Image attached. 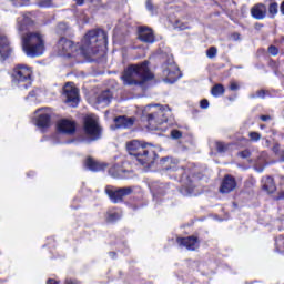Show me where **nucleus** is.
<instances>
[{
    "label": "nucleus",
    "instance_id": "f257e3e1",
    "mask_svg": "<svg viewBox=\"0 0 284 284\" xmlns=\"http://www.w3.org/2000/svg\"><path fill=\"white\" fill-rule=\"evenodd\" d=\"M149 64L150 62L144 61L129 65L121 75L124 85H143L145 81H152L154 73L150 71Z\"/></svg>",
    "mask_w": 284,
    "mask_h": 284
},
{
    "label": "nucleus",
    "instance_id": "f03ea898",
    "mask_svg": "<svg viewBox=\"0 0 284 284\" xmlns=\"http://www.w3.org/2000/svg\"><path fill=\"white\" fill-rule=\"evenodd\" d=\"M99 45H108V33L101 29L89 31L84 36L80 49L87 59H92L99 54Z\"/></svg>",
    "mask_w": 284,
    "mask_h": 284
},
{
    "label": "nucleus",
    "instance_id": "7ed1b4c3",
    "mask_svg": "<svg viewBox=\"0 0 284 284\" xmlns=\"http://www.w3.org/2000/svg\"><path fill=\"white\" fill-rule=\"evenodd\" d=\"M126 150L131 156H134L140 165H152L156 159V152L148 149V144L133 140L126 143Z\"/></svg>",
    "mask_w": 284,
    "mask_h": 284
},
{
    "label": "nucleus",
    "instance_id": "20e7f679",
    "mask_svg": "<svg viewBox=\"0 0 284 284\" xmlns=\"http://www.w3.org/2000/svg\"><path fill=\"white\" fill-rule=\"evenodd\" d=\"M146 121L149 130H161V125L168 122L170 116V108L161 104H149L145 106Z\"/></svg>",
    "mask_w": 284,
    "mask_h": 284
},
{
    "label": "nucleus",
    "instance_id": "39448f33",
    "mask_svg": "<svg viewBox=\"0 0 284 284\" xmlns=\"http://www.w3.org/2000/svg\"><path fill=\"white\" fill-rule=\"evenodd\" d=\"M22 49L27 57H41L45 52L43 36L37 32H29L22 37Z\"/></svg>",
    "mask_w": 284,
    "mask_h": 284
},
{
    "label": "nucleus",
    "instance_id": "423d86ee",
    "mask_svg": "<svg viewBox=\"0 0 284 284\" xmlns=\"http://www.w3.org/2000/svg\"><path fill=\"white\" fill-rule=\"evenodd\" d=\"M13 81L20 88H30L32 85V68L20 64L13 71Z\"/></svg>",
    "mask_w": 284,
    "mask_h": 284
},
{
    "label": "nucleus",
    "instance_id": "0eeeda50",
    "mask_svg": "<svg viewBox=\"0 0 284 284\" xmlns=\"http://www.w3.org/2000/svg\"><path fill=\"white\" fill-rule=\"evenodd\" d=\"M84 132L91 141L101 139V128L99 126V118L97 115H88L84 119Z\"/></svg>",
    "mask_w": 284,
    "mask_h": 284
},
{
    "label": "nucleus",
    "instance_id": "6e6552de",
    "mask_svg": "<svg viewBox=\"0 0 284 284\" xmlns=\"http://www.w3.org/2000/svg\"><path fill=\"white\" fill-rule=\"evenodd\" d=\"M64 102L71 108L79 105V89L71 82L67 83L63 88Z\"/></svg>",
    "mask_w": 284,
    "mask_h": 284
},
{
    "label": "nucleus",
    "instance_id": "1a4fd4ad",
    "mask_svg": "<svg viewBox=\"0 0 284 284\" xmlns=\"http://www.w3.org/2000/svg\"><path fill=\"white\" fill-rule=\"evenodd\" d=\"M105 193L108 194L112 203H121V201H123L125 196H130V194H132V189L131 187L114 189V186H106Z\"/></svg>",
    "mask_w": 284,
    "mask_h": 284
},
{
    "label": "nucleus",
    "instance_id": "9d476101",
    "mask_svg": "<svg viewBox=\"0 0 284 284\" xmlns=\"http://www.w3.org/2000/svg\"><path fill=\"white\" fill-rule=\"evenodd\" d=\"M57 52L59 57H72L77 52V45L68 38H61L57 44Z\"/></svg>",
    "mask_w": 284,
    "mask_h": 284
},
{
    "label": "nucleus",
    "instance_id": "9b49d317",
    "mask_svg": "<svg viewBox=\"0 0 284 284\" xmlns=\"http://www.w3.org/2000/svg\"><path fill=\"white\" fill-rule=\"evenodd\" d=\"M164 83H176L181 79V71L176 63L164 64L163 67Z\"/></svg>",
    "mask_w": 284,
    "mask_h": 284
},
{
    "label": "nucleus",
    "instance_id": "f8f14e48",
    "mask_svg": "<svg viewBox=\"0 0 284 284\" xmlns=\"http://www.w3.org/2000/svg\"><path fill=\"white\" fill-rule=\"evenodd\" d=\"M236 190V179L230 174L225 175L220 185L221 194H230Z\"/></svg>",
    "mask_w": 284,
    "mask_h": 284
},
{
    "label": "nucleus",
    "instance_id": "ddd939ff",
    "mask_svg": "<svg viewBox=\"0 0 284 284\" xmlns=\"http://www.w3.org/2000/svg\"><path fill=\"white\" fill-rule=\"evenodd\" d=\"M36 114H38V128H50V114H52V112L49 108L39 109L36 111Z\"/></svg>",
    "mask_w": 284,
    "mask_h": 284
},
{
    "label": "nucleus",
    "instance_id": "4468645a",
    "mask_svg": "<svg viewBox=\"0 0 284 284\" xmlns=\"http://www.w3.org/2000/svg\"><path fill=\"white\" fill-rule=\"evenodd\" d=\"M11 53L12 48L10 47V40H8L6 34L0 33V60L6 61Z\"/></svg>",
    "mask_w": 284,
    "mask_h": 284
},
{
    "label": "nucleus",
    "instance_id": "2eb2a0df",
    "mask_svg": "<svg viewBox=\"0 0 284 284\" xmlns=\"http://www.w3.org/2000/svg\"><path fill=\"white\" fill-rule=\"evenodd\" d=\"M114 125L115 128L111 126L113 130H128L134 125V118L120 115L114 119Z\"/></svg>",
    "mask_w": 284,
    "mask_h": 284
},
{
    "label": "nucleus",
    "instance_id": "dca6fc26",
    "mask_svg": "<svg viewBox=\"0 0 284 284\" xmlns=\"http://www.w3.org/2000/svg\"><path fill=\"white\" fill-rule=\"evenodd\" d=\"M58 131L61 132V134H74V132H77V124H74L72 120H60L58 122Z\"/></svg>",
    "mask_w": 284,
    "mask_h": 284
},
{
    "label": "nucleus",
    "instance_id": "f3484780",
    "mask_svg": "<svg viewBox=\"0 0 284 284\" xmlns=\"http://www.w3.org/2000/svg\"><path fill=\"white\" fill-rule=\"evenodd\" d=\"M178 243L180 245H183V247H186V250H190L191 252H194V250H199V239L194 236L189 237H179Z\"/></svg>",
    "mask_w": 284,
    "mask_h": 284
},
{
    "label": "nucleus",
    "instance_id": "a211bd4d",
    "mask_svg": "<svg viewBox=\"0 0 284 284\" xmlns=\"http://www.w3.org/2000/svg\"><path fill=\"white\" fill-rule=\"evenodd\" d=\"M139 39L143 43H154V32L150 28L141 27L139 29Z\"/></svg>",
    "mask_w": 284,
    "mask_h": 284
},
{
    "label": "nucleus",
    "instance_id": "6ab92c4d",
    "mask_svg": "<svg viewBox=\"0 0 284 284\" xmlns=\"http://www.w3.org/2000/svg\"><path fill=\"white\" fill-rule=\"evenodd\" d=\"M251 14L254 19H257V20L265 19L267 14V7H265V4L263 3L255 4L251 9Z\"/></svg>",
    "mask_w": 284,
    "mask_h": 284
},
{
    "label": "nucleus",
    "instance_id": "aec40b11",
    "mask_svg": "<svg viewBox=\"0 0 284 284\" xmlns=\"http://www.w3.org/2000/svg\"><path fill=\"white\" fill-rule=\"evenodd\" d=\"M128 170H124L123 166L115 164L110 168L109 174L113 176V179H128L126 174Z\"/></svg>",
    "mask_w": 284,
    "mask_h": 284
},
{
    "label": "nucleus",
    "instance_id": "412c9836",
    "mask_svg": "<svg viewBox=\"0 0 284 284\" xmlns=\"http://www.w3.org/2000/svg\"><path fill=\"white\" fill-rule=\"evenodd\" d=\"M17 21L19 32H24V30H28V26L34 23L30 14L19 17Z\"/></svg>",
    "mask_w": 284,
    "mask_h": 284
},
{
    "label": "nucleus",
    "instance_id": "4be33fe9",
    "mask_svg": "<svg viewBox=\"0 0 284 284\" xmlns=\"http://www.w3.org/2000/svg\"><path fill=\"white\" fill-rule=\"evenodd\" d=\"M262 185L263 190H265V192H267L268 194L276 192V184H274V178L272 176L263 178Z\"/></svg>",
    "mask_w": 284,
    "mask_h": 284
},
{
    "label": "nucleus",
    "instance_id": "5701e85b",
    "mask_svg": "<svg viewBox=\"0 0 284 284\" xmlns=\"http://www.w3.org/2000/svg\"><path fill=\"white\" fill-rule=\"evenodd\" d=\"M110 101H112V93L110 92V90H105L102 93H100V95L97 99V103L98 105H110Z\"/></svg>",
    "mask_w": 284,
    "mask_h": 284
},
{
    "label": "nucleus",
    "instance_id": "b1692460",
    "mask_svg": "<svg viewBox=\"0 0 284 284\" xmlns=\"http://www.w3.org/2000/svg\"><path fill=\"white\" fill-rule=\"evenodd\" d=\"M85 166L91 170V172H101V170H105V165L94 161L92 158L87 159Z\"/></svg>",
    "mask_w": 284,
    "mask_h": 284
},
{
    "label": "nucleus",
    "instance_id": "393cba45",
    "mask_svg": "<svg viewBox=\"0 0 284 284\" xmlns=\"http://www.w3.org/2000/svg\"><path fill=\"white\" fill-rule=\"evenodd\" d=\"M211 94L213 97H221L222 94H225V87H223V84H215L211 89Z\"/></svg>",
    "mask_w": 284,
    "mask_h": 284
},
{
    "label": "nucleus",
    "instance_id": "a878e982",
    "mask_svg": "<svg viewBox=\"0 0 284 284\" xmlns=\"http://www.w3.org/2000/svg\"><path fill=\"white\" fill-rule=\"evenodd\" d=\"M268 13L271 17H276L278 14V3L272 2L268 7Z\"/></svg>",
    "mask_w": 284,
    "mask_h": 284
},
{
    "label": "nucleus",
    "instance_id": "bb28decb",
    "mask_svg": "<svg viewBox=\"0 0 284 284\" xmlns=\"http://www.w3.org/2000/svg\"><path fill=\"white\" fill-rule=\"evenodd\" d=\"M215 148H216L217 152L223 153V152H227V150L230 149V145H227L223 142H216Z\"/></svg>",
    "mask_w": 284,
    "mask_h": 284
},
{
    "label": "nucleus",
    "instance_id": "cd10ccee",
    "mask_svg": "<svg viewBox=\"0 0 284 284\" xmlns=\"http://www.w3.org/2000/svg\"><path fill=\"white\" fill-rule=\"evenodd\" d=\"M119 219H121V215L116 212L109 213V216L106 217L109 223H114V221H119Z\"/></svg>",
    "mask_w": 284,
    "mask_h": 284
},
{
    "label": "nucleus",
    "instance_id": "c85d7f7f",
    "mask_svg": "<svg viewBox=\"0 0 284 284\" xmlns=\"http://www.w3.org/2000/svg\"><path fill=\"white\" fill-rule=\"evenodd\" d=\"M217 50L216 47H211L207 51H206V55L209 59H214V57H216L217 54Z\"/></svg>",
    "mask_w": 284,
    "mask_h": 284
},
{
    "label": "nucleus",
    "instance_id": "c756f323",
    "mask_svg": "<svg viewBox=\"0 0 284 284\" xmlns=\"http://www.w3.org/2000/svg\"><path fill=\"white\" fill-rule=\"evenodd\" d=\"M248 136L251 139V141H261V135L258 132H250Z\"/></svg>",
    "mask_w": 284,
    "mask_h": 284
},
{
    "label": "nucleus",
    "instance_id": "7c9ffc66",
    "mask_svg": "<svg viewBox=\"0 0 284 284\" xmlns=\"http://www.w3.org/2000/svg\"><path fill=\"white\" fill-rule=\"evenodd\" d=\"M39 6L40 8H50L52 6V0H41Z\"/></svg>",
    "mask_w": 284,
    "mask_h": 284
},
{
    "label": "nucleus",
    "instance_id": "2f4dec72",
    "mask_svg": "<svg viewBox=\"0 0 284 284\" xmlns=\"http://www.w3.org/2000/svg\"><path fill=\"white\" fill-rule=\"evenodd\" d=\"M171 136L173 139H181V136H183V133L181 131H179V130H172L171 131Z\"/></svg>",
    "mask_w": 284,
    "mask_h": 284
},
{
    "label": "nucleus",
    "instance_id": "473e14b6",
    "mask_svg": "<svg viewBox=\"0 0 284 284\" xmlns=\"http://www.w3.org/2000/svg\"><path fill=\"white\" fill-rule=\"evenodd\" d=\"M268 53L272 54L273 57H276L278 54V48L274 45L268 47Z\"/></svg>",
    "mask_w": 284,
    "mask_h": 284
},
{
    "label": "nucleus",
    "instance_id": "72a5a7b5",
    "mask_svg": "<svg viewBox=\"0 0 284 284\" xmlns=\"http://www.w3.org/2000/svg\"><path fill=\"white\" fill-rule=\"evenodd\" d=\"M145 6L149 12H154V4L152 3V0H146Z\"/></svg>",
    "mask_w": 284,
    "mask_h": 284
},
{
    "label": "nucleus",
    "instance_id": "f704fd0d",
    "mask_svg": "<svg viewBox=\"0 0 284 284\" xmlns=\"http://www.w3.org/2000/svg\"><path fill=\"white\" fill-rule=\"evenodd\" d=\"M200 105L203 110H207L210 108V102L207 100H202Z\"/></svg>",
    "mask_w": 284,
    "mask_h": 284
},
{
    "label": "nucleus",
    "instance_id": "c9c22d12",
    "mask_svg": "<svg viewBox=\"0 0 284 284\" xmlns=\"http://www.w3.org/2000/svg\"><path fill=\"white\" fill-rule=\"evenodd\" d=\"M240 156H241L242 159H250L251 153H250V151L244 150V151L240 152Z\"/></svg>",
    "mask_w": 284,
    "mask_h": 284
},
{
    "label": "nucleus",
    "instance_id": "e433bc0d",
    "mask_svg": "<svg viewBox=\"0 0 284 284\" xmlns=\"http://www.w3.org/2000/svg\"><path fill=\"white\" fill-rule=\"evenodd\" d=\"M230 90H232L233 92L239 90V84L236 82H231Z\"/></svg>",
    "mask_w": 284,
    "mask_h": 284
},
{
    "label": "nucleus",
    "instance_id": "4c0bfd02",
    "mask_svg": "<svg viewBox=\"0 0 284 284\" xmlns=\"http://www.w3.org/2000/svg\"><path fill=\"white\" fill-rule=\"evenodd\" d=\"M256 97H258V99H265V90L257 91Z\"/></svg>",
    "mask_w": 284,
    "mask_h": 284
},
{
    "label": "nucleus",
    "instance_id": "58836bf2",
    "mask_svg": "<svg viewBox=\"0 0 284 284\" xmlns=\"http://www.w3.org/2000/svg\"><path fill=\"white\" fill-rule=\"evenodd\" d=\"M231 39H232V41H239V39H241V34L233 33V34H231Z\"/></svg>",
    "mask_w": 284,
    "mask_h": 284
},
{
    "label": "nucleus",
    "instance_id": "ea45409f",
    "mask_svg": "<svg viewBox=\"0 0 284 284\" xmlns=\"http://www.w3.org/2000/svg\"><path fill=\"white\" fill-rule=\"evenodd\" d=\"M280 150H281V146H280L278 144H275V145L273 146V152H274L275 154H278Z\"/></svg>",
    "mask_w": 284,
    "mask_h": 284
},
{
    "label": "nucleus",
    "instance_id": "a19ab883",
    "mask_svg": "<svg viewBox=\"0 0 284 284\" xmlns=\"http://www.w3.org/2000/svg\"><path fill=\"white\" fill-rule=\"evenodd\" d=\"M58 28H59V30H68V24H65V23H60V24L58 26Z\"/></svg>",
    "mask_w": 284,
    "mask_h": 284
},
{
    "label": "nucleus",
    "instance_id": "79ce46f5",
    "mask_svg": "<svg viewBox=\"0 0 284 284\" xmlns=\"http://www.w3.org/2000/svg\"><path fill=\"white\" fill-rule=\"evenodd\" d=\"M270 119H272L270 115H262L261 116L262 121H270Z\"/></svg>",
    "mask_w": 284,
    "mask_h": 284
},
{
    "label": "nucleus",
    "instance_id": "37998d69",
    "mask_svg": "<svg viewBox=\"0 0 284 284\" xmlns=\"http://www.w3.org/2000/svg\"><path fill=\"white\" fill-rule=\"evenodd\" d=\"M78 6H83L85 3V0H77Z\"/></svg>",
    "mask_w": 284,
    "mask_h": 284
},
{
    "label": "nucleus",
    "instance_id": "c03bdc74",
    "mask_svg": "<svg viewBox=\"0 0 284 284\" xmlns=\"http://www.w3.org/2000/svg\"><path fill=\"white\" fill-rule=\"evenodd\" d=\"M47 284H58L54 280H49Z\"/></svg>",
    "mask_w": 284,
    "mask_h": 284
},
{
    "label": "nucleus",
    "instance_id": "a18cd8bd",
    "mask_svg": "<svg viewBox=\"0 0 284 284\" xmlns=\"http://www.w3.org/2000/svg\"><path fill=\"white\" fill-rule=\"evenodd\" d=\"M29 97H37V92L32 91L31 93H29Z\"/></svg>",
    "mask_w": 284,
    "mask_h": 284
},
{
    "label": "nucleus",
    "instance_id": "49530a36",
    "mask_svg": "<svg viewBox=\"0 0 284 284\" xmlns=\"http://www.w3.org/2000/svg\"><path fill=\"white\" fill-rule=\"evenodd\" d=\"M280 156H282V161H284V151L280 153Z\"/></svg>",
    "mask_w": 284,
    "mask_h": 284
},
{
    "label": "nucleus",
    "instance_id": "de8ad7c7",
    "mask_svg": "<svg viewBox=\"0 0 284 284\" xmlns=\"http://www.w3.org/2000/svg\"><path fill=\"white\" fill-rule=\"evenodd\" d=\"M19 6H23V2H20Z\"/></svg>",
    "mask_w": 284,
    "mask_h": 284
},
{
    "label": "nucleus",
    "instance_id": "09e8293b",
    "mask_svg": "<svg viewBox=\"0 0 284 284\" xmlns=\"http://www.w3.org/2000/svg\"><path fill=\"white\" fill-rule=\"evenodd\" d=\"M181 30H185V27H182Z\"/></svg>",
    "mask_w": 284,
    "mask_h": 284
},
{
    "label": "nucleus",
    "instance_id": "8fccbe9b",
    "mask_svg": "<svg viewBox=\"0 0 284 284\" xmlns=\"http://www.w3.org/2000/svg\"><path fill=\"white\" fill-rule=\"evenodd\" d=\"M111 256H114V253H111Z\"/></svg>",
    "mask_w": 284,
    "mask_h": 284
},
{
    "label": "nucleus",
    "instance_id": "3c124183",
    "mask_svg": "<svg viewBox=\"0 0 284 284\" xmlns=\"http://www.w3.org/2000/svg\"><path fill=\"white\" fill-rule=\"evenodd\" d=\"M23 2H26L27 0H22Z\"/></svg>",
    "mask_w": 284,
    "mask_h": 284
}]
</instances>
